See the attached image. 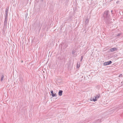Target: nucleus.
<instances>
[{"label":"nucleus","mask_w":123,"mask_h":123,"mask_svg":"<svg viewBox=\"0 0 123 123\" xmlns=\"http://www.w3.org/2000/svg\"><path fill=\"white\" fill-rule=\"evenodd\" d=\"M110 13V12L108 10H106L103 14L106 23L109 24L110 22L111 16Z\"/></svg>","instance_id":"f257e3e1"},{"label":"nucleus","mask_w":123,"mask_h":123,"mask_svg":"<svg viewBox=\"0 0 123 123\" xmlns=\"http://www.w3.org/2000/svg\"><path fill=\"white\" fill-rule=\"evenodd\" d=\"M100 96V95L99 94H98V95H97L95 97V98H93L92 99H91V101H93L94 102H95L97 100V98H99V96Z\"/></svg>","instance_id":"f03ea898"},{"label":"nucleus","mask_w":123,"mask_h":123,"mask_svg":"<svg viewBox=\"0 0 123 123\" xmlns=\"http://www.w3.org/2000/svg\"><path fill=\"white\" fill-rule=\"evenodd\" d=\"M112 63V62L111 61H108L107 62H105L104 63V66H106L111 64Z\"/></svg>","instance_id":"7ed1b4c3"},{"label":"nucleus","mask_w":123,"mask_h":123,"mask_svg":"<svg viewBox=\"0 0 123 123\" xmlns=\"http://www.w3.org/2000/svg\"><path fill=\"white\" fill-rule=\"evenodd\" d=\"M41 27L39 25H37L36 27V29H35V30L36 31H39L41 30Z\"/></svg>","instance_id":"20e7f679"},{"label":"nucleus","mask_w":123,"mask_h":123,"mask_svg":"<svg viewBox=\"0 0 123 123\" xmlns=\"http://www.w3.org/2000/svg\"><path fill=\"white\" fill-rule=\"evenodd\" d=\"M50 92L51 93V95L52 97H56L57 96L56 94V93L54 94L53 93V90H51L50 91Z\"/></svg>","instance_id":"39448f33"},{"label":"nucleus","mask_w":123,"mask_h":123,"mask_svg":"<svg viewBox=\"0 0 123 123\" xmlns=\"http://www.w3.org/2000/svg\"><path fill=\"white\" fill-rule=\"evenodd\" d=\"M117 49L116 48H111L110 49V51L111 52H113L115 51H117Z\"/></svg>","instance_id":"423d86ee"},{"label":"nucleus","mask_w":123,"mask_h":123,"mask_svg":"<svg viewBox=\"0 0 123 123\" xmlns=\"http://www.w3.org/2000/svg\"><path fill=\"white\" fill-rule=\"evenodd\" d=\"M7 20L5 19L4 21V25L5 27L7 25Z\"/></svg>","instance_id":"0eeeda50"},{"label":"nucleus","mask_w":123,"mask_h":123,"mask_svg":"<svg viewBox=\"0 0 123 123\" xmlns=\"http://www.w3.org/2000/svg\"><path fill=\"white\" fill-rule=\"evenodd\" d=\"M89 22L88 19L87 18L86 19L85 22V24L86 25H87L88 24Z\"/></svg>","instance_id":"6e6552de"},{"label":"nucleus","mask_w":123,"mask_h":123,"mask_svg":"<svg viewBox=\"0 0 123 123\" xmlns=\"http://www.w3.org/2000/svg\"><path fill=\"white\" fill-rule=\"evenodd\" d=\"M63 91L62 90H60L58 94L60 96H61L62 94Z\"/></svg>","instance_id":"1a4fd4ad"},{"label":"nucleus","mask_w":123,"mask_h":123,"mask_svg":"<svg viewBox=\"0 0 123 123\" xmlns=\"http://www.w3.org/2000/svg\"><path fill=\"white\" fill-rule=\"evenodd\" d=\"M8 8H6L5 11V15H8Z\"/></svg>","instance_id":"9d476101"},{"label":"nucleus","mask_w":123,"mask_h":123,"mask_svg":"<svg viewBox=\"0 0 123 123\" xmlns=\"http://www.w3.org/2000/svg\"><path fill=\"white\" fill-rule=\"evenodd\" d=\"M76 50L73 49L72 51V54L73 55H74V53H76Z\"/></svg>","instance_id":"9b49d317"},{"label":"nucleus","mask_w":123,"mask_h":123,"mask_svg":"<svg viewBox=\"0 0 123 123\" xmlns=\"http://www.w3.org/2000/svg\"><path fill=\"white\" fill-rule=\"evenodd\" d=\"M4 77V75H2L1 76V81H2Z\"/></svg>","instance_id":"f8f14e48"},{"label":"nucleus","mask_w":123,"mask_h":123,"mask_svg":"<svg viewBox=\"0 0 123 123\" xmlns=\"http://www.w3.org/2000/svg\"><path fill=\"white\" fill-rule=\"evenodd\" d=\"M7 16L8 15H5V19L8 20Z\"/></svg>","instance_id":"ddd939ff"},{"label":"nucleus","mask_w":123,"mask_h":123,"mask_svg":"<svg viewBox=\"0 0 123 123\" xmlns=\"http://www.w3.org/2000/svg\"><path fill=\"white\" fill-rule=\"evenodd\" d=\"M83 56H81V60H80V61L81 62L82 61V60L83 59Z\"/></svg>","instance_id":"4468645a"},{"label":"nucleus","mask_w":123,"mask_h":123,"mask_svg":"<svg viewBox=\"0 0 123 123\" xmlns=\"http://www.w3.org/2000/svg\"><path fill=\"white\" fill-rule=\"evenodd\" d=\"M80 66V65H79L78 64H77V68H79Z\"/></svg>","instance_id":"2eb2a0df"},{"label":"nucleus","mask_w":123,"mask_h":123,"mask_svg":"<svg viewBox=\"0 0 123 123\" xmlns=\"http://www.w3.org/2000/svg\"><path fill=\"white\" fill-rule=\"evenodd\" d=\"M101 119H98V120L97 121V122H101Z\"/></svg>","instance_id":"dca6fc26"},{"label":"nucleus","mask_w":123,"mask_h":123,"mask_svg":"<svg viewBox=\"0 0 123 123\" xmlns=\"http://www.w3.org/2000/svg\"><path fill=\"white\" fill-rule=\"evenodd\" d=\"M122 76V74H120L119 76V77H121Z\"/></svg>","instance_id":"f3484780"},{"label":"nucleus","mask_w":123,"mask_h":123,"mask_svg":"<svg viewBox=\"0 0 123 123\" xmlns=\"http://www.w3.org/2000/svg\"><path fill=\"white\" fill-rule=\"evenodd\" d=\"M19 80H21V81L23 80L21 78L19 79Z\"/></svg>","instance_id":"a211bd4d"},{"label":"nucleus","mask_w":123,"mask_h":123,"mask_svg":"<svg viewBox=\"0 0 123 123\" xmlns=\"http://www.w3.org/2000/svg\"><path fill=\"white\" fill-rule=\"evenodd\" d=\"M111 12H112V10H111Z\"/></svg>","instance_id":"6ab92c4d"},{"label":"nucleus","mask_w":123,"mask_h":123,"mask_svg":"<svg viewBox=\"0 0 123 123\" xmlns=\"http://www.w3.org/2000/svg\"><path fill=\"white\" fill-rule=\"evenodd\" d=\"M121 83H122V84H123V82H121Z\"/></svg>","instance_id":"aec40b11"},{"label":"nucleus","mask_w":123,"mask_h":123,"mask_svg":"<svg viewBox=\"0 0 123 123\" xmlns=\"http://www.w3.org/2000/svg\"><path fill=\"white\" fill-rule=\"evenodd\" d=\"M43 0H41V1H43Z\"/></svg>","instance_id":"412c9836"},{"label":"nucleus","mask_w":123,"mask_h":123,"mask_svg":"<svg viewBox=\"0 0 123 123\" xmlns=\"http://www.w3.org/2000/svg\"><path fill=\"white\" fill-rule=\"evenodd\" d=\"M120 34H119L118 35V36H119L120 35Z\"/></svg>","instance_id":"4be33fe9"}]
</instances>
